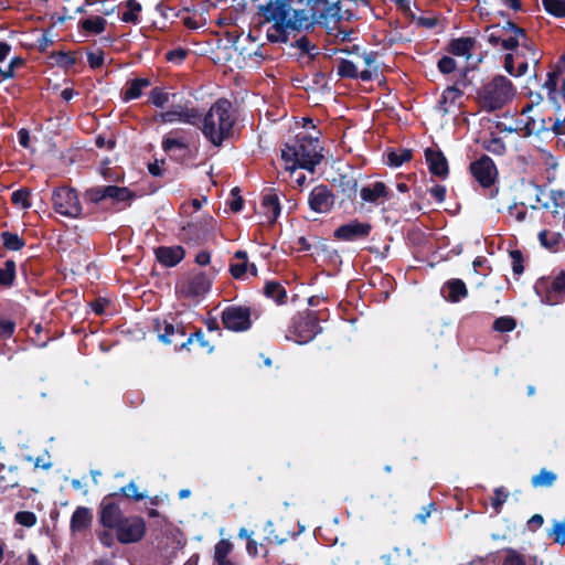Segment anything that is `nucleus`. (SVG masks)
<instances>
[{
	"instance_id": "f257e3e1",
	"label": "nucleus",
	"mask_w": 565,
	"mask_h": 565,
	"mask_svg": "<svg viewBox=\"0 0 565 565\" xmlns=\"http://www.w3.org/2000/svg\"><path fill=\"white\" fill-rule=\"evenodd\" d=\"M259 26L267 25L266 38L271 43H286L291 31H300L299 10L288 0H266L257 8Z\"/></svg>"
},
{
	"instance_id": "f03ea898",
	"label": "nucleus",
	"mask_w": 565,
	"mask_h": 565,
	"mask_svg": "<svg viewBox=\"0 0 565 565\" xmlns=\"http://www.w3.org/2000/svg\"><path fill=\"white\" fill-rule=\"evenodd\" d=\"M484 38L493 45H501L507 51H513L520 47L521 58L518 61V70L514 76H522L527 72L530 62L537 64L539 57L537 52L527 38L525 30L519 28L511 21L505 22L503 25L492 24L487 26L484 31Z\"/></svg>"
},
{
	"instance_id": "7ed1b4c3",
	"label": "nucleus",
	"mask_w": 565,
	"mask_h": 565,
	"mask_svg": "<svg viewBox=\"0 0 565 565\" xmlns=\"http://www.w3.org/2000/svg\"><path fill=\"white\" fill-rule=\"evenodd\" d=\"M281 159L286 171L294 173L298 168L315 171L322 159L318 138L301 137L292 143H286L281 149Z\"/></svg>"
},
{
	"instance_id": "20e7f679",
	"label": "nucleus",
	"mask_w": 565,
	"mask_h": 565,
	"mask_svg": "<svg viewBox=\"0 0 565 565\" xmlns=\"http://www.w3.org/2000/svg\"><path fill=\"white\" fill-rule=\"evenodd\" d=\"M231 108L228 100L218 99L203 118L202 132L215 146L222 145L232 134L235 118Z\"/></svg>"
},
{
	"instance_id": "39448f33",
	"label": "nucleus",
	"mask_w": 565,
	"mask_h": 565,
	"mask_svg": "<svg viewBox=\"0 0 565 565\" xmlns=\"http://www.w3.org/2000/svg\"><path fill=\"white\" fill-rule=\"evenodd\" d=\"M341 19L339 2L328 0H307L306 8L299 10V24L301 30H307L315 24L330 26Z\"/></svg>"
},
{
	"instance_id": "423d86ee",
	"label": "nucleus",
	"mask_w": 565,
	"mask_h": 565,
	"mask_svg": "<svg viewBox=\"0 0 565 565\" xmlns=\"http://www.w3.org/2000/svg\"><path fill=\"white\" fill-rule=\"evenodd\" d=\"M515 95L512 82L498 75L486 83L478 93V100L487 111H494L502 108Z\"/></svg>"
},
{
	"instance_id": "0eeeda50",
	"label": "nucleus",
	"mask_w": 565,
	"mask_h": 565,
	"mask_svg": "<svg viewBox=\"0 0 565 565\" xmlns=\"http://www.w3.org/2000/svg\"><path fill=\"white\" fill-rule=\"evenodd\" d=\"M321 332L318 323V318L315 312L307 311L298 313L292 319L286 339L291 340L298 344H305L315 339Z\"/></svg>"
},
{
	"instance_id": "6e6552de",
	"label": "nucleus",
	"mask_w": 565,
	"mask_h": 565,
	"mask_svg": "<svg viewBox=\"0 0 565 565\" xmlns=\"http://www.w3.org/2000/svg\"><path fill=\"white\" fill-rule=\"evenodd\" d=\"M53 207L56 213L76 218L82 214V205L75 190L70 188H60L52 195Z\"/></svg>"
},
{
	"instance_id": "1a4fd4ad",
	"label": "nucleus",
	"mask_w": 565,
	"mask_h": 565,
	"mask_svg": "<svg viewBox=\"0 0 565 565\" xmlns=\"http://www.w3.org/2000/svg\"><path fill=\"white\" fill-rule=\"evenodd\" d=\"M117 539L122 544L140 541L146 533V523L139 516L124 518L116 529Z\"/></svg>"
},
{
	"instance_id": "9d476101",
	"label": "nucleus",
	"mask_w": 565,
	"mask_h": 565,
	"mask_svg": "<svg viewBox=\"0 0 565 565\" xmlns=\"http://www.w3.org/2000/svg\"><path fill=\"white\" fill-rule=\"evenodd\" d=\"M156 119L163 124L183 122L195 126L201 122V115L195 108L174 105L169 110L158 114Z\"/></svg>"
},
{
	"instance_id": "9b49d317",
	"label": "nucleus",
	"mask_w": 565,
	"mask_h": 565,
	"mask_svg": "<svg viewBox=\"0 0 565 565\" xmlns=\"http://www.w3.org/2000/svg\"><path fill=\"white\" fill-rule=\"evenodd\" d=\"M222 322L228 330L241 332L250 328V311L245 307H227L222 312Z\"/></svg>"
},
{
	"instance_id": "f8f14e48",
	"label": "nucleus",
	"mask_w": 565,
	"mask_h": 565,
	"mask_svg": "<svg viewBox=\"0 0 565 565\" xmlns=\"http://www.w3.org/2000/svg\"><path fill=\"white\" fill-rule=\"evenodd\" d=\"M470 170L476 180L484 188L492 185L498 174L493 160L488 156L472 162Z\"/></svg>"
},
{
	"instance_id": "ddd939ff",
	"label": "nucleus",
	"mask_w": 565,
	"mask_h": 565,
	"mask_svg": "<svg viewBox=\"0 0 565 565\" xmlns=\"http://www.w3.org/2000/svg\"><path fill=\"white\" fill-rule=\"evenodd\" d=\"M371 230L370 223L354 220L339 226L334 231V236L340 241L354 242L367 237Z\"/></svg>"
},
{
	"instance_id": "4468645a",
	"label": "nucleus",
	"mask_w": 565,
	"mask_h": 565,
	"mask_svg": "<svg viewBox=\"0 0 565 565\" xmlns=\"http://www.w3.org/2000/svg\"><path fill=\"white\" fill-rule=\"evenodd\" d=\"M310 209L318 213L328 212L333 205V195L324 185L312 189L309 195Z\"/></svg>"
},
{
	"instance_id": "2eb2a0df",
	"label": "nucleus",
	"mask_w": 565,
	"mask_h": 565,
	"mask_svg": "<svg viewBox=\"0 0 565 565\" xmlns=\"http://www.w3.org/2000/svg\"><path fill=\"white\" fill-rule=\"evenodd\" d=\"M234 258L237 260L236 263H232L230 265L231 275L235 279H245L247 274L249 273L252 276H257V267L254 263L248 262L247 253L244 250H237L234 254Z\"/></svg>"
},
{
	"instance_id": "dca6fc26",
	"label": "nucleus",
	"mask_w": 565,
	"mask_h": 565,
	"mask_svg": "<svg viewBox=\"0 0 565 565\" xmlns=\"http://www.w3.org/2000/svg\"><path fill=\"white\" fill-rule=\"evenodd\" d=\"M362 202L381 205L388 199L390 193L383 182H374L363 186L360 191Z\"/></svg>"
},
{
	"instance_id": "f3484780",
	"label": "nucleus",
	"mask_w": 565,
	"mask_h": 565,
	"mask_svg": "<svg viewBox=\"0 0 565 565\" xmlns=\"http://www.w3.org/2000/svg\"><path fill=\"white\" fill-rule=\"evenodd\" d=\"M467 85L466 78L458 81L455 85L448 86L441 94V98L438 102L437 109L443 115L449 113L450 107L454 106L457 100L462 96V87Z\"/></svg>"
},
{
	"instance_id": "a211bd4d",
	"label": "nucleus",
	"mask_w": 565,
	"mask_h": 565,
	"mask_svg": "<svg viewBox=\"0 0 565 565\" xmlns=\"http://www.w3.org/2000/svg\"><path fill=\"white\" fill-rule=\"evenodd\" d=\"M337 72L340 77H359L364 82L371 81L374 76H376V70H363L361 72H358V67L355 66V64L349 60H342L338 65Z\"/></svg>"
},
{
	"instance_id": "6ab92c4d",
	"label": "nucleus",
	"mask_w": 565,
	"mask_h": 565,
	"mask_svg": "<svg viewBox=\"0 0 565 565\" xmlns=\"http://www.w3.org/2000/svg\"><path fill=\"white\" fill-rule=\"evenodd\" d=\"M425 158L433 174L445 178L448 174V164L445 156L435 149L427 148Z\"/></svg>"
},
{
	"instance_id": "aec40b11",
	"label": "nucleus",
	"mask_w": 565,
	"mask_h": 565,
	"mask_svg": "<svg viewBox=\"0 0 565 565\" xmlns=\"http://www.w3.org/2000/svg\"><path fill=\"white\" fill-rule=\"evenodd\" d=\"M122 519V513L117 504L113 502H106L105 500L103 501L100 522L104 526L109 529H117Z\"/></svg>"
},
{
	"instance_id": "412c9836",
	"label": "nucleus",
	"mask_w": 565,
	"mask_h": 565,
	"mask_svg": "<svg viewBox=\"0 0 565 565\" xmlns=\"http://www.w3.org/2000/svg\"><path fill=\"white\" fill-rule=\"evenodd\" d=\"M157 259L167 267L179 264L184 257V249L181 246L159 247L156 250Z\"/></svg>"
},
{
	"instance_id": "4be33fe9",
	"label": "nucleus",
	"mask_w": 565,
	"mask_h": 565,
	"mask_svg": "<svg viewBox=\"0 0 565 565\" xmlns=\"http://www.w3.org/2000/svg\"><path fill=\"white\" fill-rule=\"evenodd\" d=\"M441 292L444 297L451 302H459L468 295L466 284L461 279L448 280L445 282Z\"/></svg>"
},
{
	"instance_id": "5701e85b",
	"label": "nucleus",
	"mask_w": 565,
	"mask_h": 565,
	"mask_svg": "<svg viewBox=\"0 0 565 565\" xmlns=\"http://www.w3.org/2000/svg\"><path fill=\"white\" fill-rule=\"evenodd\" d=\"M92 512L88 508L78 507L71 518V531L73 533L82 532L89 527L92 523Z\"/></svg>"
},
{
	"instance_id": "b1692460",
	"label": "nucleus",
	"mask_w": 565,
	"mask_h": 565,
	"mask_svg": "<svg viewBox=\"0 0 565 565\" xmlns=\"http://www.w3.org/2000/svg\"><path fill=\"white\" fill-rule=\"evenodd\" d=\"M563 296H565V273H561L554 278L546 296V302L555 305Z\"/></svg>"
},
{
	"instance_id": "393cba45",
	"label": "nucleus",
	"mask_w": 565,
	"mask_h": 565,
	"mask_svg": "<svg viewBox=\"0 0 565 565\" xmlns=\"http://www.w3.org/2000/svg\"><path fill=\"white\" fill-rule=\"evenodd\" d=\"M475 46V40L471 38H459L450 42V52L457 56H471V50Z\"/></svg>"
},
{
	"instance_id": "a878e982",
	"label": "nucleus",
	"mask_w": 565,
	"mask_h": 565,
	"mask_svg": "<svg viewBox=\"0 0 565 565\" xmlns=\"http://www.w3.org/2000/svg\"><path fill=\"white\" fill-rule=\"evenodd\" d=\"M211 288V279L203 273L196 274L189 284V292L193 296L205 295Z\"/></svg>"
},
{
	"instance_id": "bb28decb",
	"label": "nucleus",
	"mask_w": 565,
	"mask_h": 565,
	"mask_svg": "<svg viewBox=\"0 0 565 565\" xmlns=\"http://www.w3.org/2000/svg\"><path fill=\"white\" fill-rule=\"evenodd\" d=\"M151 85L149 78H135L132 79L124 94V100L128 102L131 99H137L141 96L143 88H147Z\"/></svg>"
},
{
	"instance_id": "cd10ccee",
	"label": "nucleus",
	"mask_w": 565,
	"mask_h": 565,
	"mask_svg": "<svg viewBox=\"0 0 565 565\" xmlns=\"http://www.w3.org/2000/svg\"><path fill=\"white\" fill-rule=\"evenodd\" d=\"M262 207L270 222L277 220L280 214V205L276 194H267L263 198Z\"/></svg>"
},
{
	"instance_id": "c85d7f7f",
	"label": "nucleus",
	"mask_w": 565,
	"mask_h": 565,
	"mask_svg": "<svg viewBox=\"0 0 565 565\" xmlns=\"http://www.w3.org/2000/svg\"><path fill=\"white\" fill-rule=\"evenodd\" d=\"M265 295L278 305L284 303L287 298L285 288L277 281H269L266 284Z\"/></svg>"
},
{
	"instance_id": "c756f323",
	"label": "nucleus",
	"mask_w": 565,
	"mask_h": 565,
	"mask_svg": "<svg viewBox=\"0 0 565 565\" xmlns=\"http://www.w3.org/2000/svg\"><path fill=\"white\" fill-rule=\"evenodd\" d=\"M501 565H526L525 556L514 548H504L501 552Z\"/></svg>"
},
{
	"instance_id": "7c9ffc66",
	"label": "nucleus",
	"mask_w": 565,
	"mask_h": 565,
	"mask_svg": "<svg viewBox=\"0 0 565 565\" xmlns=\"http://www.w3.org/2000/svg\"><path fill=\"white\" fill-rule=\"evenodd\" d=\"M558 84L559 75L553 72L547 75V79L543 85V89L546 92L548 99L554 104L557 103L559 95V92L557 90Z\"/></svg>"
},
{
	"instance_id": "2f4dec72",
	"label": "nucleus",
	"mask_w": 565,
	"mask_h": 565,
	"mask_svg": "<svg viewBox=\"0 0 565 565\" xmlns=\"http://www.w3.org/2000/svg\"><path fill=\"white\" fill-rule=\"evenodd\" d=\"M556 478L553 471L541 469L537 475L532 477L531 483L534 488L551 487L556 481Z\"/></svg>"
},
{
	"instance_id": "473e14b6",
	"label": "nucleus",
	"mask_w": 565,
	"mask_h": 565,
	"mask_svg": "<svg viewBox=\"0 0 565 565\" xmlns=\"http://www.w3.org/2000/svg\"><path fill=\"white\" fill-rule=\"evenodd\" d=\"M126 11L122 13L121 20L127 23H138L141 4L136 0H128L126 2Z\"/></svg>"
},
{
	"instance_id": "72a5a7b5",
	"label": "nucleus",
	"mask_w": 565,
	"mask_h": 565,
	"mask_svg": "<svg viewBox=\"0 0 565 565\" xmlns=\"http://www.w3.org/2000/svg\"><path fill=\"white\" fill-rule=\"evenodd\" d=\"M183 335H184V330H183L182 326H180V324L174 326L171 323H166L163 333L159 334V339L161 342H163L166 344H170L174 341L173 338L183 337Z\"/></svg>"
},
{
	"instance_id": "f704fd0d",
	"label": "nucleus",
	"mask_w": 565,
	"mask_h": 565,
	"mask_svg": "<svg viewBox=\"0 0 565 565\" xmlns=\"http://www.w3.org/2000/svg\"><path fill=\"white\" fill-rule=\"evenodd\" d=\"M412 158V151L408 149H399L390 151L387 153V163L391 167H401L403 163L409 161Z\"/></svg>"
},
{
	"instance_id": "c9c22d12",
	"label": "nucleus",
	"mask_w": 565,
	"mask_h": 565,
	"mask_svg": "<svg viewBox=\"0 0 565 565\" xmlns=\"http://www.w3.org/2000/svg\"><path fill=\"white\" fill-rule=\"evenodd\" d=\"M105 192L108 199H113L116 202L129 201L132 198L131 192L127 188L107 185Z\"/></svg>"
},
{
	"instance_id": "e433bc0d",
	"label": "nucleus",
	"mask_w": 565,
	"mask_h": 565,
	"mask_svg": "<svg viewBox=\"0 0 565 565\" xmlns=\"http://www.w3.org/2000/svg\"><path fill=\"white\" fill-rule=\"evenodd\" d=\"M82 28L86 32L99 34L106 28V20L102 17L89 18L82 21Z\"/></svg>"
},
{
	"instance_id": "4c0bfd02",
	"label": "nucleus",
	"mask_w": 565,
	"mask_h": 565,
	"mask_svg": "<svg viewBox=\"0 0 565 565\" xmlns=\"http://www.w3.org/2000/svg\"><path fill=\"white\" fill-rule=\"evenodd\" d=\"M15 276V263L7 260L3 267H0V285H12Z\"/></svg>"
},
{
	"instance_id": "58836bf2",
	"label": "nucleus",
	"mask_w": 565,
	"mask_h": 565,
	"mask_svg": "<svg viewBox=\"0 0 565 565\" xmlns=\"http://www.w3.org/2000/svg\"><path fill=\"white\" fill-rule=\"evenodd\" d=\"M545 10L557 18H565V0H542Z\"/></svg>"
},
{
	"instance_id": "ea45409f",
	"label": "nucleus",
	"mask_w": 565,
	"mask_h": 565,
	"mask_svg": "<svg viewBox=\"0 0 565 565\" xmlns=\"http://www.w3.org/2000/svg\"><path fill=\"white\" fill-rule=\"evenodd\" d=\"M1 238L4 247L10 250H19L24 245L23 239L18 234L14 233L3 232L1 234Z\"/></svg>"
},
{
	"instance_id": "a19ab883",
	"label": "nucleus",
	"mask_w": 565,
	"mask_h": 565,
	"mask_svg": "<svg viewBox=\"0 0 565 565\" xmlns=\"http://www.w3.org/2000/svg\"><path fill=\"white\" fill-rule=\"evenodd\" d=\"M193 342H198L202 348H206L209 353H212L214 350V348L210 345L209 341L205 340L202 330H198L196 332L192 333L188 340L181 344L180 349H185Z\"/></svg>"
},
{
	"instance_id": "79ce46f5",
	"label": "nucleus",
	"mask_w": 565,
	"mask_h": 565,
	"mask_svg": "<svg viewBox=\"0 0 565 565\" xmlns=\"http://www.w3.org/2000/svg\"><path fill=\"white\" fill-rule=\"evenodd\" d=\"M162 148L166 152H171L173 150H183L186 148V142L184 141L183 138L167 136L163 138Z\"/></svg>"
},
{
	"instance_id": "37998d69",
	"label": "nucleus",
	"mask_w": 565,
	"mask_h": 565,
	"mask_svg": "<svg viewBox=\"0 0 565 565\" xmlns=\"http://www.w3.org/2000/svg\"><path fill=\"white\" fill-rule=\"evenodd\" d=\"M231 550H232V544L226 540H221L215 545L214 556H215L216 562L220 565H224L225 559H226L227 555L230 554Z\"/></svg>"
},
{
	"instance_id": "c03bdc74",
	"label": "nucleus",
	"mask_w": 565,
	"mask_h": 565,
	"mask_svg": "<svg viewBox=\"0 0 565 565\" xmlns=\"http://www.w3.org/2000/svg\"><path fill=\"white\" fill-rule=\"evenodd\" d=\"M29 198L30 192L26 189H20L12 193V202L24 210L31 207Z\"/></svg>"
},
{
	"instance_id": "a18cd8bd",
	"label": "nucleus",
	"mask_w": 565,
	"mask_h": 565,
	"mask_svg": "<svg viewBox=\"0 0 565 565\" xmlns=\"http://www.w3.org/2000/svg\"><path fill=\"white\" fill-rule=\"evenodd\" d=\"M493 328L499 332H509L515 328V321L510 317H500L494 321Z\"/></svg>"
},
{
	"instance_id": "49530a36",
	"label": "nucleus",
	"mask_w": 565,
	"mask_h": 565,
	"mask_svg": "<svg viewBox=\"0 0 565 565\" xmlns=\"http://www.w3.org/2000/svg\"><path fill=\"white\" fill-rule=\"evenodd\" d=\"M15 521L26 527H31L36 523V516L30 511H20L15 514Z\"/></svg>"
},
{
	"instance_id": "de8ad7c7",
	"label": "nucleus",
	"mask_w": 565,
	"mask_h": 565,
	"mask_svg": "<svg viewBox=\"0 0 565 565\" xmlns=\"http://www.w3.org/2000/svg\"><path fill=\"white\" fill-rule=\"evenodd\" d=\"M150 99L154 106L163 107L169 102V94L156 87L151 92Z\"/></svg>"
},
{
	"instance_id": "09e8293b",
	"label": "nucleus",
	"mask_w": 565,
	"mask_h": 565,
	"mask_svg": "<svg viewBox=\"0 0 565 565\" xmlns=\"http://www.w3.org/2000/svg\"><path fill=\"white\" fill-rule=\"evenodd\" d=\"M121 492L129 498H134L136 501L147 498L146 493L138 491V487L134 481L129 482L126 487H122Z\"/></svg>"
},
{
	"instance_id": "8fccbe9b",
	"label": "nucleus",
	"mask_w": 565,
	"mask_h": 565,
	"mask_svg": "<svg viewBox=\"0 0 565 565\" xmlns=\"http://www.w3.org/2000/svg\"><path fill=\"white\" fill-rule=\"evenodd\" d=\"M514 53H509L505 55V58H504V68L507 70V72L511 75L514 76L515 74V71H514V63L516 60H520L521 58V51H520V47L516 49V50H513Z\"/></svg>"
},
{
	"instance_id": "3c124183",
	"label": "nucleus",
	"mask_w": 565,
	"mask_h": 565,
	"mask_svg": "<svg viewBox=\"0 0 565 565\" xmlns=\"http://www.w3.org/2000/svg\"><path fill=\"white\" fill-rule=\"evenodd\" d=\"M509 493L504 491L503 488H497L494 490V498L492 500V505L497 512H499L501 505L507 501Z\"/></svg>"
},
{
	"instance_id": "603ef678",
	"label": "nucleus",
	"mask_w": 565,
	"mask_h": 565,
	"mask_svg": "<svg viewBox=\"0 0 565 565\" xmlns=\"http://www.w3.org/2000/svg\"><path fill=\"white\" fill-rule=\"evenodd\" d=\"M512 259V269L515 275H521L524 270L522 265V254L520 250H512L510 253Z\"/></svg>"
},
{
	"instance_id": "864d4df0",
	"label": "nucleus",
	"mask_w": 565,
	"mask_h": 565,
	"mask_svg": "<svg viewBox=\"0 0 565 565\" xmlns=\"http://www.w3.org/2000/svg\"><path fill=\"white\" fill-rule=\"evenodd\" d=\"M438 68L444 74H449L456 68V62L452 57L444 56L438 61Z\"/></svg>"
},
{
	"instance_id": "5fc2aeb1",
	"label": "nucleus",
	"mask_w": 565,
	"mask_h": 565,
	"mask_svg": "<svg viewBox=\"0 0 565 565\" xmlns=\"http://www.w3.org/2000/svg\"><path fill=\"white\" fill-rule=\"evenodd\" d=\"M551 199L553 202V205L555 206L554 213H557L558 207L565 206V191L562 190H552L551 191Z\"/></svg>"
},
{
	"instance_id": "6e6d98bb",
	"label": "nucleus",
	"mask_w": 565,
	"mask_h": 565,
	"mask_svg": "<svg viewBox=\"0 0 565 565\" xmlns=\"http://www.w3.org/2000/svg\"><path fill=\"white\" fill-rule=\"evenodd\" d=\"M105 55L104 52H90L87 54V61L92 68H98L104 64Z\"/></svg>"
},
{
	"instance_id": "4d7b16f0",
	"label": "nucleus",
	"mask_w": 565,
	"mask_h": 565,
	"mask_svg": "<svg viewBox=\"0 0 565 565\" xmlns=\"http://www.w3.org/2000/svg\"><path fill=\"white\" fill-rule=\"evenodd\" d=\"M105 191H106V186H98V188L90 189L87 192V195L92 202L97 203L105 199H108V195H106Z\"/></svg>"
},
{
	"instance_id": "13d9d810",
	"label": "nucleus",
	"mask_w": 565,
	"mask_h": 565,
	"mask_svg": "<svg viewBox=\"0 0 565 565\" xmlns=\"http://www.w3.org/2000/svg\"><path fill=\"white\" fill-rule=\"evenodd\" d=\"M14 331V323L9 320H0V339H8Z\"/></svg>"
},
{
	"instance_id": "bf43d9fd",
	"label": "nucleus",
	"mask_w": 565,
	"mask_h": 565,
	"mask_svg": "<svg viewBox=\"0 0 565 565\" xmlns=\"http://www.w3.org/2000/svg\"><path fill=\"white\" fill-rule=\"evenodd\" d=\"M402 556V551L398 547H394L392 553L382 556V559L386 565H398L397 559Z\"/></svg>"
},
{
	"instance_id": "052dcab7",
	"label": "nucleus",
	"mask_w": 565,
	"mask_h": 565,
	"mask_svg": "<svg viewBox=\"0 0 565 565\" xmlns=\"http://www.w3.org/2000/svg\"><path fill=\"white\" fill-rule=\"evenodd\" d=\"M295 45L305 54H310L311 51L316 49L313 45H311L309 40L305 36L297 40Z\"/></svg>"
},
{
	"instance_id": "680f3d73",
	"label": "nucleus",
	"mask_w": 565,
	"mask_h": 565,
	"mask_svg": "<svg viewBox=\"0 0 565 565\" xmlns=\"http://www.w3.org/2000/svg\"><path fill=\"white\" fill-rule=\"evenodd\" d=\"M247 57L253 61L254 66H258L267 56L262 49L255 50L253 53H248Z\"/></svg>"
},
{
	"instance_id": "e2e57ef3",
	"label": "nucleus",
	"mask_w": 565,
	"mask_h": 565,
	"mask_svg": "<svg viewBox=\"0 0 565 565\" xmlns=\"http://www.w3.org/2000/svg\"><path fill=\"white\" fill-rule=\"evenodd\" d=\"M431 196H434L438 202H443L446 198V188L443 185H435L429 190Z\"/></svg>"
},
{
	"instance_id": "0e129e2a",
	"label": "nucleus",
	"mask_w": 565,
	"mask_h": 565,
	"mask_svg": "<svg viewBox=\"0 0 565 565\" xmlns=\"http://www.w3.org/2000/svg\"><path fill=\"white\" fill-rule=\"evenodd\" d=\"M509 214L518 222H523L526 216V211L522 207L519 209L516 205L509 207Z\"/></svg>"
},
{
	"instance_id": "69168bd1",
	"label": "nucleus",
	"mask_w": 565,
	"mask_h": 565,
	"mask_svg": "<svg viewBox=\"0 0 565 565\" xmlns=\"http://www.w3.org/2000/svg\"><path fill=\"white\" fill-rule=\"evenodd\" d=\"M186 55V52L185 50L183 49H178V50H173V51H170L168 54H167V57L169 61L171 62H181L184 60Z\"/></svg>"
},
{
	"instance_id": "338daca9",
	"label": "nucleus",
	"mask_w": 565,
	"mask_h": 565,
	"mask_svg": "<svg viewBox=\"0 0 565 565\" xmlns=\"http://www.w3.org/2000/svg\"><path fill=\"white\" fill-rule=\"evenodd\" d=\"M363 61H364V64L366 66L365 70H376L377 71V66H375V55L371 52V53H364L363 54Z\"/></svg>"
},
{
	"instance_id": "774afa93",
	"label": "nucleus",
	"mask_w": 565,
	"mask_h": 565,
	"mask_svg": "<svg viewBox=\"0 0 565 565\" xmlns=\"http://www.w3.org/2000/svg\"><path fill=\"white\" fill-rule=\"evenodd\" d=\"M210 259L211 256L207 252H200L195 257V262L201 266L207 265Z\"/></svg>"
}]
</instances>
